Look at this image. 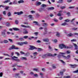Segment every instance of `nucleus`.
<instances>
[{
  "label": "nucleus",
  "mask_w": 78,
  "mask_h": 78,
  "mask_svg": "<svg viewBox=\"0 0 78 78\" xmlns=\"http://www.w3.org/2000/svg\"><path fill=\"white\" fill-rule=\"evenodd\" d=\"M70 47H68L67 46H66L64 44H62L59 45V47L61 49L62 48H66L67 49H68V48H72L73 47V46L72 45H70Z\"/></svg>",
  "instance_id": "f257e3e1"
},
{
  "label": "nucleus",
  "mask_w": 78,
  "mask_h": 78,
  "mask_svg": "<svg viewBox=\"0 0 78 78\" xmlns=\"http://www.w3.org/2000/svg\"><path fill=\"white\" fill-rule=\"evenodd\" d=\"M12 58V59H13V60H14V61H16L17 62H20V60L19 59H16L14 58H16V59L18 58V57H16L15 56H14L13 57L11 56Z\"/></svg>",
  "instance_id": "f03ea898"
},
{
  "label": "nucleus",
  "mask_w": 78,
  "mask_h": 78,
  "mask_svg": "<svg viewBox=\"0 0 78 78\" xmlns=\"http://www.w3.org/2000/svg\"><path fill=\"white\" fill-rule=\"evenodd\" d=\"M62 56L63 58H64L65 59H69L71 57L70 55H68L67 56L64 55H62Z\"/></svg>",
  "instance_id": "7ed1b4c3"
},
{
  "label": "nucleus",
  "mask_w": 78,
  "mask_h": 78,
  "mask_svg": "<svg viewBox=\"0 0 78 78\" xmlns=\"http://www.w3.org/2000/svg\"><path fill=\"white\" fill-rule=\"evenodd\" d=\"M6 30H4L2 32V35L4 37H5L6 36V35H5L6 34Z\"/></svg>",
  "instance_id": "20e7f679"
},
{
  "label": "nucleus",
  "mask_w": 78,
  "mask_h": 78,
  "mask_svg": "<svg viewBox=\"0 0 78 78\" xmlns=\"http://www.w3.org/2000/svg\"><path fill=\"white\" fill-rule=\"evenodd\" d=\"M29 46L30 47V48H29V50H34V49H37L36 48L33 46L30 45Z\"/></svg>",
  "instance_id": "39448f33"
},
{
  "label": "nucleus",
  "mask_w": 78,
  "mask_h": 78,
  "mask_svg": "<svg viewBox=\"0 0 78 78\" xmlns=\"http://www.w3.org/2000/svg\"><path fill=\"white\" fill-rule=\"evenodd\" d=\"M50 55L49 53H48L47 54L44 55L42 56V58H48V56H50Z\"/></svg>",
  "instance_id": "423d86ee"
},
{
  "label": "nucleus",
  "mask_w": 78,
  "mask_h": 78,
  "mask_svg": "<svg viewBox=\"0 0 78 78\" xmlns=\"http://www.w3.org/2000/svg\"><path fill=\"white\" fill-rule=\"evenodd\" d=\"M23 12L22 11H20V12H15L14 13L15 14H17L18 16H20L21 15V14H23Z\"/></svg>",
  "instance_id": "0eeeda50"
},
{
  "label": "nucleus",
  "mask_w": 78,
  "mask_h": 78,
  "mask_svg": "<svg viewBox=\"0 0 78 78\" xmlns=\"http://www.w3.org/2000/svg\"><path fill=\"white\" fill-rule=\"evenodd\" d=\"M23 31H24L23 32V34H28V32L27 31V30L25 29H24L23 30Z\"/></svg>",
  "instance_id": "6e6552de"
},
{
  "label": "nucleus",
  "mask_w": 78,
  "mask_h": 78,
  "mask_svg": "<svg viewBox=\"0 0 78 78\" xmlns=\"http://www.w3.org/2000/svg\"><path fill=\"white\" fill-rule=\"evenodd\" d=\"M48 23H44L42 24V26L44 27H48Z\"/></svg>",
  "instance_id": "1a4fd4ad"
},
{
  "label": "nucleus",
  "mask_w": 78,
  "mask_h": 78,
  "mask_svg": "<svg viewBox=\"0 0 78 78\" xmlns=\"http://www.w3.org/2000/svg\"><path fill=\"white\" fill-rule=\"evenodd\" d=\"M12 49H15L16 50H18L19 49V48H15V45H13L11 47Z\"/></svg>",
  "instance_id": "9d476101"
},
{
  "label": "nucleus",
  "mask_w": 78,
  "mask_h": 78,
  "mask_svg": "<svg viewBox=\"0 0 78 78\" xmlns=\"http://www.w3.org/2000/svg\"><path fill=\"white\" fill-rule=\"evenodd\" d=\"M73 44L74 46L75 47V50H78V46H77V45H76V44L75 43H73Z\"/></svg>",
  "instance_id": "9b49d317"
},
{
  "label": "nucleus",
  "mask_w": 78,
  "mask_h": 78,
  "mask_svg": "<svg viewBox=\"0 0 78 78\" xmlns=\"http://www.w3.org/2000/svg\"><path fill=\"white\" fill-rule=\"evenodd\" d=\"M47 9L48 10H53L55 9V8L53 7H49L47 8Z\"/></svg>",
  "instance_id": "f8f14e48"
},
{
  "label": "nucleus",
  "mask_w": 78,
  "mask_h": 78,
  "mask_svg": "<svg viewBox=\"0 0 78 78\" xmlns=\"http://www.w3.org/2000/svg\"><path fill=\"white\" fill-rule=\"evenodd\" d=\"M20 59L21 60H25V61H27V58L26 57H21L20 58Z\"/></svg>",
  "instance_id": "ddd939ff"
},
{
  "label": "nucleus",
  "mask_w": 78,
  "mask_h": 78,
  "mask_svg": "<svg viewBox=\"0 0 78 78\" xmlns=\"http://www.w3.org/2000/svg\"><path fill=\"white\" fill-rule=\"evenodd\" d=\"M33 23H36V25H37L38 26H41V25H40L39 23L37 21H34L33 22Z\"/></svg>",
  "instance_id": "4468645a"
},
{
  "label": "nucleus",
  "mask_w": 78,
  "mask_h": 78,
  "mask_svg": "<svg viewBox=\"0 0 78 78\" xmlns=\"http://www.w3.org/2000/svg\"><path fill=\"white\" fill-rule=\"evenodd\" d=\"M43 42H48V41H49V40L47 38L43 39Z\"/></svg>",
  "instance_id": "2eb2a0df"
},
{
  "label": "nucleus",
  "mask_w": 78,
  "mask_h": 78,
  "mask_svg": "<svg viewBox=\"0 0 78 78\" xmlns=\"http://www.w3.org/2000/svg\"><path fill=\"white\" fill-rule=\"evenodd\" d=\"M13 29L14 30V31H20V29L17 28H13Z\"/></svg>",
  "instance_id": "dca6fc26"
},
{
  "label": "nucleus",
  "mask_w": 78,
  "mask_h": 78,
  "mask_svg": "<svg viewBox=\"0 0 78 78\" xmlns=\"http://www.w3.org/2000/svg\"><path fill=\"white\" fill-rule=\"evenodd\" d=\"M19 75H20L19 73H16L15 74L16 78H20V76H19Z\"/></svg>",
  "instance_id": "f3484780"
},
{
  "label": "nucleus",
  "mask_w": 78,
  "mask_h": 78,
  "mask_svg": "<svg viewBox=\"0 0 78 78\" xmlns=\"http://www.w3.org/2000/svg\"><path fill=\"white\" fill-rule=\"evenodd\" d=\"M70 66H71L72 68H75V67H76L77 65H70Z\"/></svg>",
  "instance_id": "a211bd4d"
},
{
  "label": "nucleus",
  "mask_w": 78,
  "mask_h": 78,
  "mask_svg": "<svg viewBox=\"0 0 78 78\" xmlns=\"http://www.w3.org/2000/svg\"><path fill=\"white\" fill-rule=\"evenodd\" d=\"M41 4V3L40 2H36L35 4L36 6H39Z\"/></svg>",
  "instance_id": "6ab92c4d"
},
{
  "label": "nucleus",
  "mask_w": 78,
  "mask_h": 78,
  "mask_svg": "<svg viewBox=\"0 0 78 78\" xmlns=\"http://www.w3.org/2000/svg\"><path fill=\"white\" fill-rule=\"evenodd\" d=\"M49 55H50L49 56H52V57H54V56H56V55H57L56 54H54V55H53L49 53Z\"/></svg>",
  "instance_id": "aec40b11"
},
{
  "label": "nucleus",
  "mask_w": 78,
  "mask_h": 78,
  "mask_svg": "<svg viewBox=\"0 0 78 78\" xmlns=\"http://www.w3.org/2000/svg\"><path fill=\"white\" fill-rule=\"evenodd\" d=\"M58 3H63V0H59L58 2H57Z\"/></svg>",
  "instance_id": "412c9836"
},
{
  "label": "nucleus",
  "mask_w": 78,
  "mask_h": 78,
  "mask_svg": "<svg viewBox=\"0 0 78 78\" xmlns=\"http://www.w3.org/2000/svg\"><path fill=\"white\" fill-rule=\"evenodd\" d=\"M68 36V37H71L72 36H73V34L72 33L69 34L67 35Z\"/></svg>",
  "instance_id": "4be33fe9"
},
{
  "label": "nucleus",
  "mask_w": 78,
  "mask_h": 78,
  "mask_svg": "<svg viewBox=\"0 0 78 78\" xmlns=\"http://www.w3.org/2000/svg\"><path fill=\"white\" fill-rule=\"evenodd\" d=\"M19 3H24V1L23 0H20L18 2Z\"/></svg>",
  "instance_id": "5701e85b"
},
{
  "label": "nucleus",
  "mask_w": 78,
  "mask_h": 78,
  "mask_svg": "<svg viewBox=\"0 0 78 78\" xmlns=\"http://www.w3.org/2000/svg\"><path fill=\"white\" fill-rule=\"evenodd\" d=\"M17 44H18V45H20L21 46H22L23 45V42H21V43L18 42V43H17Z\"/></svg>",
  "instance_id": "b1692460"
},
{
  "label": "nucleus",
  "mask_w": 78,
  "mask_h": 78,
  "mask_svg": "<svg viewBox=\"0 0 78 78\" xmlns=\"http://www.w3.org/2000/svg\"><path fill=\"white\" fill-rule=\"evenodd\" d=\"M28 17L31 20H32V19H33V16L32 15H29L28 16Z\"/></svg>",
  "instance_id": "393cba45"
},
{
  "label": "nucleus",
  "mask_w": 78,
  "mask_h": 78,
  "mask_svg": "<svg viewBox=\"0 0 78 78\" xmlns=\"http://www.w3.org/2000/svg\"><path fill=\"white\" fill-rule=\"evenodd\" d=\"M66 7L65 6H61L60 7V9H66Z\"/></svg>",
  "instance_id": "a878e982"
},
{
  "label": "nucleus",
  "mask_w": 78,
  "mask_h": 78,
  "mask_svg": "<svg viewBox=\"0 0 78 78\" xmlns=\"http://www.w3.org/2000/svg\"><path fill=\"white\" fill-rule=\"evenodd\" d=\"M33 55L34 56H36L37 55V52H34L33 53Z\"/></svg>",
  "instance_id": "bb28decb"
},
{
  "label": "nucleus",
  "mask_w": 78,
  "mask_h": 78,
  "mask_svg": "<svg viewBox=\"0 0 78 78\" xmlns=\"http://www.w3.org/2000/svg\"><path fill=\"white\" fill-rule=\"evenodd\" d=\"M41 7H42V8H45L47 7V5L45 4H43L41 5Z\"/></svg>",
  "instance_id": "cd10ccee"
},
{
  "label": "nucleus",
  "mask_w": 78,
  "mask_h": 78,
  "mask_svg": "<svg viewBox=\"0 0 78 78\" xmlns=\"http://www.w3.org/2000/svg\"><path fill=\"white\" fill-rule=\"evenodd\" d=\"M59 61L61 62H62L63 64H66V63H65V62H64V61L62 60H59Z\"/></svg>",
  "instance_id": "c85d7f7f"
},
{
  "label": "nucleus",
  "mask_w": 78,
  "mask_h": 78,
  "mask_svg": "<svg viewBox=\"0 0 78 78\" xmlns=\"http://www.w3.org/2000/svg\"><path fill=\"white\" fill-rule=\"evenodd\" d=\"M34 71H36V72H39V69H37L34 68L33 69Z\"/></svg>",
  "instance_id": "c756f323"
},
{
  "label": "nucleus",
  "mask_w": 78,
  "mask_h": 78,
  "mask_svg": "<svg viewBox=\"0 0 78 78\" xmlns=\"http://www.w3.org/2000/svg\"><path fill=\"white\" fill-rule=\"evenodd\" d=\"M6 26L7 27H9L10 26V24L8 23H5Z\"/></svg>",
  "instance_id": "7c9ffc66"
},
{
  "label": "nucleus",
  "mask_w": 78,
  "mask_h": 78,
  "mask_svg": "<svg viewBox=\"0 0 78 78\" xmlns=\"http://www.w3.org/2000/svg\"><path fill=\"white\" fill-rule=\"evenodd\" d=\"M25 56H29L30 55V53H26L24 55Z\"/></svg>",
  "instance_id": "2f4dec72"
},
{
  "label": "nucleus",
  "mask_w": 78,
  "mask_h": 78,
  "mask_svg": "<svg viewBox=\"0 0 78 78\" xmlns=\"http://www.w3.org/2000/svg\"><path fill=\"white\" fill-rule=\"evenodd\" d=\"M70 21V20L68 19L65 20V22H69Z\"/></svg>",
  "instance_id": "473e14b6"
},
{
  "label": "nucleus",
  "mask_w": 78,
  "mask_h": 78,
  "mask_svg": "<svg viewBox=\"0 0 78 78\" xmlns=\"http://www.w3.org/2000/svg\"><path fill=\"white\" fill-rule=\"evenodd\" d=\"M17 64L15 63L14 64L12 65V67H16V66H17Z\"/></svg>",
  "instance_id": "72a5a7b5"
},
{
  "label": "nucleus",
  "mask_w": 78,
  "mask_h": 78,
  "mask_svg": "<svg viewBox=\"0 0 78 78\" xmlns=\"http://www.w3.org/2000/svg\"><path fill=\"white\" fill-rule=\"evenodd\" d=\"M67 24L66 23H64L62 24V26H65V25H67Z\"/></svg>",
  "instance_id": "f704fd0d"
},
{
  "label": "nucleus",
  "mask_w": 78,
  "mask_h": 78,
  "mask_svg": "<svg viewBox=\"0 0 78 78\" xmlns=\"http://www.w3.org/2000/svg\"><path fill=\"white\" fill-rule=\"evenodd\" d=\"M7 15L8 16H11V12H9L7 13Z\"/></svg>",
  "instance_id": "c9c22d12"
},
{
  "label": "nucleus",
  "mask_w": 78,
  "mask_h": 78,
  "mask_svg": "<svg viewBox=\"0 0 78 78\" xmlns=\"http://www.w3.org/2000/svg\"><path fill=\"white\" fill-rule=\"evenodd\" d=\"M48 48L49 50H50L51 51H52V48L49 45Z\"/></svg>",
  "instance_id": "e433bc0d"
},
{
  "label": "nucleus",
  "mask_w": 78,
  "mask_h": 78,
  "mask_svg": "<svg viewBox=\"0 0 78 78\" xmlns=\"http://www.w3.org/2000/svg\"><path fill=\"white\" fill-rule=\"evenodd\" d=\"M71 42H76V40L73 39L71 40Z\"/></svg>",
  "instance_id": "4c0bfd02"
},
{
  "label": "nucleus",
  "mask_w": 78,
  "mask_h": 78,
  "mask_svg": "<svg viewBox=\"0 0 78 78\" xmlns=\"http://www.w3.org/2000/svg\"><path fill=\"white\" fill-rule=\"evenodd\" d=\"M13 4H14V5L17 4V1H14L13 2Z\"/></svg>",
  "instance_id": "58836bf2"
},
{
  "label": "nucleus",
  "mask_w": 78,
  "mask_h": 78,
  "mask_svg": "<svg viewBox=\"0 0 78 78\" xmlns=\"http://www.w3.org/2000/svg\"><path fill=\"white\" fill-rule=\"evenodd\" d=\"M15 54L17 55V56H20V54H19V52H16Z\"/></svg>",
  "instance_id": "ea45409f"
},
{
  "label": "nucleus",
  "mask_w": 78,
  "mask_h": 78,
  "mask_svg": "<svg viewBox=\"0 0 78 78\" xmlns=\"http://www.w3.org/2000/svg\"><path fill=\"white\" fill-rule=\"evenodd\" d=\"M34 76H35V77H38V75H37V74H34Z\"/></svg>",
  "instance_id": "a19ab883"
},
{
  "label": "nucleus",
  "mask_w": 78,
  "mask_h": 78,
  "mask_svg": "<svg viewBox=\"0 0 78 78\" xmlns=\"http://www.w3.org/2000/svg\"><path fill=\"white\" fill-rule=\"evenodd\" d=\"M25 28H31V27L29 26H25Z\"/></svg>",
  "instance_id": "79ce46f5"
},
{
  "label": "nucleus",
  "mask_w": 78,
  "mask_h": 78,
  "mask_svg": "<svg viewBox=\"0 0 78 78\" xmlns=\"http://www.w3.org/2000/svg\"><path fill=\"white\" fill-rule=\"evenodd\" d=\"M42 49L41 48H38L37 50L38 51H42Z\"/></svg>",
  "instance_id": "37998d69"
},
{
  "label": "nucleus",
  "mask_w": 78,
  "mask_h": 78,
  "mask_svg": "<svg viewBox=\"0 0 78 78\" xmlns=\"http://www.w3.org/2000/svg\"><path fill=\"white\" fill-rule=\"evenodd\" d=\"M9 41V42H13V41H12V40L10 39H8Z\"/></svg>",
  "instance_id": "c03bdc74"
},
{
  "label": "nucleus",
  "mask_w": 78,
  "mask_h": 78,
  "mask_svg": "<svg viewBox=\"0 0 78 78\" xmlns=\"http://www.w3.org/2000/svg\"><path fill=\"white\" fill-rule=\"evenodd\" d=\"M38 34H39V32H36L34 33V34L36 36H37Z\"/></svg>",
  "instance_id": "a18cd8bd"
},
{
  "label": "nucleus",
  "mask_w": 78,
  "mask_h": 78,
  "mask_svg": "<svg viewBox=\"0 0 78 78\" xmlns=\"http://www.w3.org/2000/svg\"><path fill=\"white\" fill-rule=\"evenodd\" d=\"M59 35H60L59 33L58 32L57 33L56 36H57V37H59Z\"/></svg>",
  "instance_id": "49530a36"
},
{
  "label": "nucleus",
  "mask_w": 78,
  "mask_h": 78,
  "mask_svg": "<svg viewBox=\"0 0 78 78\" xmlns=\"http://www.w3.org/2000/svg\"><path fill=\"white\" fill-rule=\"evenodd\" d=\"M70 78V76H64V78Z\"/></svg>",
  "instance_id": "de8ad7c7"
},
{
  "label": "nucleus",
  "mask_w": 78,
  "mask_h": 78,
  "mask_svg": "<svg viewBox=\"0 0 78 78\" xmlns=\"http://www.w3.org/2000/svg\"><path fill=\"white\" fill-rule=\"evenodd\" d=\"M75 20V18H74L71 21V23H73V21Z\"/></svg>",
  "instance_id": "09e8293b"
},
{
  "label": "nucleus",
  "mask_w": 78,
  "mask_h": 78,
  "mask_svg": "<svg viewBox=\"0 0 78 78\" xmlns=\"http://www.w3.org/2000/svg\"><path fill=\"white\" fill-rule=\"evenodd\" d=\"M23 44H28V42L27 41H25L24 42H23Z\"/></svg>",
  "instance_id": "8fccbe9b"
},
{
  "label": "nucleus",
  "mask_w": 78,
  "mask_h": 78,
  "mask_svg": "<svg viewBox=\"0 0 78 78\" xmlns=\"http://www.w3.org/2000/svg\"><path fill=\"white\" fill-rule=\"evenodd\" d=\"M4 43H8V40H5L4 41Z\"/></svg>",
  "instance_id": "3c124183"
},
{
  "label": "nucleus",
  "mask_w": 78,
  "mask_h": 78,
  "mask_svg": "<svg viewBox=\"0 0 78 78\" xmlns=\"http://www.w3.org/2000/svg\"><path fill=\"white\" fill-rule=\"evenodd\" d=\"M3 14L4 15H6V13L5 11H4L3 12Z\"/></svg>",
  "instance_id": "603ef678"
},
{
  "label": "nucleus",
  "mask_w": 78,
  "mask_h": 78,
  "mask_svg": "<svg viewBox=\"0 0 78 78\" xmlns=\"http://www.w3.org/2000/svg\"><path fill=\"white\" fill-rule=\"evenodd\" d=\"M66 53L67 54H70V51H66Z\"/></svg>",
  "instance_id": "864d4df0"
},
{
  "label": "nucleus",
  "mask_w": 78,
  "mask_h": 78,
  "mask_svg": "<svg viewBox=\"0 0 78 78\" xmlns=\"http://www.w3.org/2000/svg\"><path fill=\"white\" fill-rule=\"evenodd\" d=\"M15 23L16 24H18L19 23V21L17 20H15Z\"/></svg>",
  "instance_id": "5fc2aeb1"
},
{
  "label": "nucleus",
  "mask_w": 78,
  "mask_h": 78,
  "mask_svg": "<svg viewBox=\"0 0 78 78\" xmlns=\"http://www.w3.org/2000/svg\"><path fill=\"white\" fill-rule=\"evenodd\" d=\"M74 8H75V6H72V7H69L68 8L69 9H73Z\"/></svg>",
  "instance_id": "6e6d98bb"
},
{
  "label": "nucleus",
  "mask_w": 78,
  "mask_h": 78,
  "mask_svg": "<svg viewBox=\"0 0 78 78\" xmlns=\"http://www.w3.org/2000/svg\"><path fill=\"white\" fill-rule=\"evenodd\" d=\"M8 2H10V0H7L5 1V3H8Z\"/></svg>",
  "instance_id": "4d7b16f0"
},
{
  "label": "nucleus",
  "mask_w": 78,
  "mask_h": 78,
  "mask_svg": "<svg viewBox=\"0 0 78 78\" xmlns=\"http://www.w3.org/2000/svg\"><path fill=\"white\" fill-rule=\"evenodd\" d=\"M28 36H24L23 37V38H24V39H27V38H28Z\"/></svg>",
  "instance_id": "13d9d810"
},
{
  "label": "nucleus",
  "mask_w": 78,
  "mask_h": 78,
  "mask_svg": "<svg viewBox=\"0 0 78 78\" xmlns=\"http://www.w3.org/2000/svg\"><path fill=\"white\" fill-rule=\"evenodd\" d=\"M5 9L6 10H7L8 9V8H9V7L5 6Z\"/></svg>",
  "instance_id": "bf43d9fd"
},
{
  "label": "nucleus",
  "mask_w": 78,
  "mask_h": 78,
  "mask_svg": "<svg viewBox=\"0 0 78 78\" xmlns=\"http://www.w3.org/2000/svg\"><path fill=\"white\" fill-rule=\"evenodd\" d=\"M30 75H34V73H33V72H31L30 73Z\"/></svg>",
  "instance_id": "052dcab7"
},
{
  "label": "nucleus",
  "mask_w": 78,
  "mask_h": 78,
  "mask_svg": "<svg viewBox=\"0 0 78 78\" xmlns=\"http://www.w3.org/2000/svg\"><path fill=\"white\" fill-rule=\"evenodd\" d=\"M52 67L53 69H56V67L54 65H52Z\"/></svg>",
  "instance_id": "680f3d73"
},
{
  "label": "nucleus",
  "mask_w": 78,
  "mask_h": 78,
  "mask_svg": "<svg viewBox=\"0 0 78 78\" xmlns=\"http://www.w3.org/2000/svg\"><path fill=\"white\" fill-rule=\"evenodd\" d=\"M30 12L33 14V13H35L36 12L34 11H30Z\"/></svg>",
  "instance_id": "e2e57ef3"
},
{
  "label": "nucleus",
  "mask_w": 78,
  "mask_h": 78,
  "mask_svg": "<svg viewBox=\"0 0 78 78\" xmlns=\"http://www.w3.org/2000/svg\"><path fill=\"white\" fill-rule=\"evenodd\" d=\"M40 76H43L44 75V74L43 73H40Z\"/></svg>",
  "instance_id": "0e129e2a"
},
{
  "label": "nucleus",
  "mask_w": 78,
  "mask_h": 78,
  "mask_svg": "<svg viewBox=\"0 0 78 78\" xmlns=\"http://www.w3.org/2000/svg\"><path fill=\"white\" fill-rule=\"evenodd\" d=\"M63 72H60V75H63Z\"/></svg>",
  "instance_id": "69168bd1"
},
{
  "label": "nucleus",
  "mask_w": 78,
  "mask_h": 78,
  "mask_svg": "<svg viewBox=\"0 0 78 78\" xmlns=\"http://www.w3.org/2000/svg\"><path fill=\"white\" fill-rule=\"evenodd\" d=\"M20 41H23V38H20L19 39Z\"/></svg>",
  "instance_id": "338daca9"
},
{
  "label": "nucleus",
  "mask_w": 78,
  "mask_h": 78,
  "mask_svg": "<svg viewBox=\"0 0 78 78\" xmlns=\"http://www.w3.org/2000/svg\"><path fill=\"white\" fill-rule=\"evenodd\" d=\"M39 11H40V12H42V8H41V9H40Z\"/></svg>",
  "instance_id": "774afa93"
}]
</instances>
